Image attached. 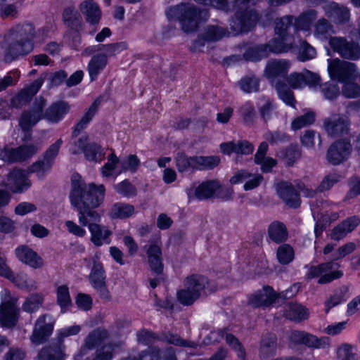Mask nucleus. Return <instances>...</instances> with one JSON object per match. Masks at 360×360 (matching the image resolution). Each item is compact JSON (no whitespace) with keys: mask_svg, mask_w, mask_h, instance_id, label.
Returning <instances> with one entry per match:
<instances>
[{"mask_svg":"<svg viewBox=\"0 0 360 360\" xmlns=\"http://www.w3.org/2000/svg\"><path fill=\"white\" fill-rule=\"evenodd\" d=\"M8 44L5 51L4 58L6 61H12L19 56H25L30 53L34 49V44L24 42L20 39H13Z\"/></svg>","mask_w":360,"mask_h":360,"instance_id":"nucleus-20","label":"nucleus"},{"mask_svg":"<svg viewBox=\"0 0 360 360\" xmlns=\"http://www.w3.org/2000/svg\"><path fill=\"white\" fill-rule=\"evenodd\" d=\"M195 170H211L220 163V158L216 155L195 156Z\"/></svg>","mask_w":360,"mask_h":360,"instance_id":"nucleus-45","label":"nucleus"},{"mask_svg":"<svg viewBox=\"0 0 360 360\" xmlns=\"http://www.w3.org/2000/svg\"><path fill=\"white\" fill-rule=\"evenodd\" d=\"M328 70L332 79L344 83L354 79L357 76L356 64L338 58L328 60Z\"/></svg>","mask_w":360,"mask_h":360,"instance_id":"nucleus-6","label":"nucleus"},{"mask_svg":"<svg viewBox=\"0 0 360 360\" xmlns=\"http://www.w3.org/2000/svg\"><path fill=\"white\" fill-rule=\"evenodd\" d=\"M333 266L334 264L329 262L321 264L318 266H307L308 270L306 274V278L309 280L321 276L318 283L319 284H326L342 277L343 275L342 271H332Z\"/></svg>","mask_w":360,"mask_h":360,"instance_id":"nucleus-10","label":"nucleus"},{"mask_svg":"<svg viewBox=\"0 0 360 360\" xmlns=\"http://www.w3.org/2000/svg\"><path fill=\"white\" fill-rule=\"evenodd\" d=\"M105 278L102 263L97 259H94L93 266L89 276L90 283L101 299L109 300L110 295L106 285Z\"/></svg>","mask_w":360,"mask_h":360,"instance_id":"nucleus-11","label":"nucleus"},{"mask_svg":"<svg viewBox=\"0 0 360 360\" xmlns=\"http://www.w3.org/2000/svg\"><path fill=\"white\" fill-rule=\"evenodd\" d=\"M208 284V280L206 277L193 274L187 276L184 281V286L193 292L201 295L202 292L205 290Z\"/></svg>","mask_w":360,"mask_h":360,"instance_id":"nucleus-34","label":"nucleus"},{"mask_svg":"<svg viewBox=\"0 0 360 360\" xmlns=\"http://www.w3.org/2000/svg\"><path fill=\"white\" fill-rule=\"evenodd\" d=\"M176 166L179 172L195 170V156L188 157L183 152H179L175 157Z\"/></svg>","mask_w":360,"mask_h":360,"instance_id":"nucleus-47","label":"nucleus"},{"mask_svg":"<svg viewBox=\"0 0 360 360\" xmlns=\"http://www.w3.org/2000/svg\"><path fill=\"white\" fill-rule=\"evenodd\" d=\"M43 300L41 294H32L25 301L22 309L27 312H34L42 305Z\"/></svg>","mask_w":360,"mask_h":360,"instance_id":"nucleus-54","label":"nucleus"},{"mask_svg":"<svg viewBox=\"0 0 360 360\" xmlns=\"http://www.w3.org/2000/svg\"><path fill=\"white\" fill-rule=\"evenodd\" d=\"M39 150L40 146L39 143L25 144L16 148L15 155L17 162H22L31 158L37 154Z\"/></svg>","mask_w":360,"mask_h":360,"instance_id":"nucleus-44","label":"nucleus"},{"mask_svg":"<svg viewBox=\"0 0 360 360\" xmlns=\"http://www.w3.org/2000/svg\"><path fill=\"white\" fill-rule=\"evenodd\" d=\"M52 165L49 161L44 160L37 161L33 163L29 168V171L32 173H36L39 178H42L46 172L49 170Z\"/></svg>","mask_w":360,"mask_h":360,"instance_id":"nucleus-61","label":"nucleus"},{"mask_svg":"<svg viewBox=\"0 0 360 360\" xmlns=\"http://www.w3.org/2000/svg\"><path fill=\"white\" fill-rule=\"evenodd\" d=\"M325 11L326 15L334 22L338 23L345 22L349 18V10L347 8L340 6L335 3H331L326 5Z\"/></svg>","mask_w":360,"mask_h":360,"instance_id":"nucleus-31","label":"nucleus"},{"mask_svg":"<svg viewBox=\"0 0 360 360\" xmlns=\"http://www.w3.org/2000/svg\"><path fill=\"white\" fill-rule=\"evenodd\" d=\"M289 340L295 345H304L314 349H325L330 345L327 337L318 338L305 331L293 330L289 335Z\"/></svg>","mask_w":360,"mask_h":360,"instance_id":"nucleus-12","label":"nucleus"},{"mask_svg":"<svg viewBox=\"0 0 360 360\" xmlns=\"http://www.w3.org/2000/svg\"><path fill=\"white\" fill-rule=\"evenodd\" d=\"M63 19L65 24L70 28L78 32L82 27V18L78 11L73 7L64 9Z\"/></svg>","mask_w":360,"mask_h":360,"instance_id":"nucleus-38","label":"nucleus"},{"mask_svg":"<svg viewBox=\"0 0 360 360\" xmlns=\"http://www.w3.org/2000/svg\"><path fill=\"white\" fill-rule=\"evenodd\" d=\"M115 189L124 197L134 196L136 193L135 187L128 180H124L115 185Z\"/></svg>","mask_w":360,"mask_h":360,"instance_id":"nucleus-63","label":"nucleus"},{"mask_svg":"<svg viewBox=\"0 0 360 360\" xmlns=\"http://www.w3.org/2000/svg\"><path fill=\"white\" fill-rule=\"evenodd\" d=\"M100 104L101 101L99 99H96L92 103L84 116L75 126V130L72 132L73 136H77L79 132L86 127L87 124L90 122L98 111Z\"/></svg>","mask_w":360,"mask_h":360,"instance_id":"nucleus-37","label":"nucleus"},{"mask_svg":"<svg viewBox=\"0 0 360 360\" xmlns=\"http://www.w3.org/2000/svg\"><path fill=\"white\" fill-rule=\"evenodd\" d=\"M15 255L22 263L33 269L41 268L44 265L42 258L30 247L22 245L15 249Z\"/></svg>","mask_w":360,"mask_h":360,"instance_id":"nucleus-21","label":"nucleus"},{"mask_svg":"<svg viewBox=\"0 0 360 360\" xmlns=\"http://www.w3.org/2000/svg\"><path fill=\"white\" fill-rule=\"evenodd\" d=\"M267 46L264 44L248 49L245 53L247 60L257 61L268 56Z\"/></svg>","mask_w":360,"mask_h":360,"instance_id":"nucleus-53","label":"nucleus"},{"mask_svg":"<svg viewBox=\"0 0 360 360\" xmlns=\"http://www.w3.org/2000/svg\"><path fill=\"white\" fill-rule=\"evenodd\" d=\"M317 18L315 10H308L302 13L295 22V30L309 32L312 22Z\"/></svg>","mask_w":360,"mask_h":360,"instance_id":"nucleus-41","label":"nucleus"},{"mask_svg":"<svg viewBox=\"0 0 360 360\" xmlns=\"http://www.w3.org/2000/svg\"><path fill=\"white\" fill-rule=\"evenodd\" d=\"M302 152L297 145H290L285 152L283 159L288 166H292L300 158Z\"/></svg>","mask_w":360,"mask_h":360,"instance_id":"nucleus-58","label":"nucleus"},{"mask_svg":"<svg viewBox=\"0 0 360 360\" xmlns=\"http://www.w3.org/2000/svg\"><path fill=\"white\" fill-rule=\"evenodd\" d=\"M268 235L270 239L276 243L285 242L288 238L285 225L279 221H274L270 224L268 228Z\"/></svg>","mask_w":360,"mask_h":360,"instance_id":"nucleus-30","label":"nucleus"},{"mask_svg":"<svg viewBox=\"0 0 360 360\" xmlns=\"http://www.w3.org/2000/svg\"><path fill=\"white\" fill-rule=\"evenodd\" d=\"M278 298V295L274 289L267 285L252 294L248 299V304L252 307H269Z\"/></svg>","mask_w":360,"mask_h":360,"instance_id":"nucleus-18","label":"nucleus"},{"mask_svg":"<svg viewBox=\"0 0 360 360\" xmlns=\"http://www.w3.org/2000/svg\"><path fill=\"white\" fill-rule=\"evenodd\" d=\"M277 191L279 196L288 206L295 208L300 206L301 202L300 195L291 183L281 182L278 184Z\"/></svg>","mask_w":360,"mask_h":360,"instance_id":"nucleus-24","label":"nucleus"},{"mask_svg":"<svg viewBox=\"0 0 360 360\" xmlns=\"http://www.w3.org/2000/svg\"><path fill=\"white\" fill-rule=\"evenodd\" d=\"M221 184L217 180H208L199 184L194 190V197L200 200L212 198L219 190Z\"/></svg>","mask_w":360,"mask_h":360,"instance_id":"nucleus-27","label":"nucleus"},{"mask_svg":"<svg viewBox=\"0 0 360 360\" xmlns=\"http://www.w3.org/2000/svg\"><path fill=\"white\" fill-rule=\"evenodd\" d=\"M148 264L151 270L160 274L163 270L162 250L160 246L155 243L150 244L146 250Z\"/></svg>","mask_w":360,"mask_h":360,"instance_id":"nucleus-28","label":"nucleus"},{"mask_svg":"<svg viewBox=\"0 0 360 360\" xmlns=\"http://www.w3.org/2000/svg\"><path fill=\"white\" fill-rule=\"evenodd\" d=\"M206 13L200 11L190 4H181L170 7L166 11L167 18L170 20L180 21L184 32H190L197 30L198 24L202 19V15Z\"/></svg>","mask_w":360,"mask_h":360,"instance_id":"nucleus-2","label":"nucleus"},{"mask_svg":"<svg viewBox=\"0 0 360 360\" xmlns=\"http://www.w3.org/2000/svg\"><path fill=\"white\" fill-rule=\"evenodd\" d=\"M267 46L268 52L280 53L287 52L292 47V39H285L281 36L276 35V37L271 39L268 44H264Z\"/></svg>","mask_w":360,"mask_h":360,"instance_id":"nucleus-40","label":"nucleus"},{"mask_svg":"<svg viewBox=\"0 0 360 360\" xmlns=\"http://www.w3.org/2000/svg\"><path fill=\"white\" fill-rule=\"evenodd\" d=\"M276 257L281 264H288L294 259L295 252L290 245L283 244L278 248Z\"/></svg>","mask_w":360,"mask_h":360,"instance_id":"nucleus-49","label":"nucleus"},{"mask_svg":"<svg viewBox=\"0 0 360 360\" xmlns=\"http://www.w3.org/2000/svg\"><path fill=\"white\" fill-rule=\"evenodd\" d=\"M114 347L112 345H105L96 349L92 360H111L113 356Z\"/></svg>","mask_w":360,"mask_h":360,"instance_id":"nucleus-64","label":"nucleus"},{"mask_svg":"<svg viewBox=\"0 0 360 360\" xmlns=\"http://www.w3.org/2000/svg\"><path fill=\"white\" fill-rule=\"evenodd\" d=\"M290 63L285 59H273L267 62L264 76L274 83L276 79L281 77H285L290 69Z\"/></svg>","mask_w":360,"mask_h":360,"instance_id":"nucleus-16","label":"nucleus"},{"mask_svg":"<svg viewBox=\"0 0 360 360\" xmlns=\"http://www.w3.org/2000/svg\"><path fill=\"white\" fill-rule=\"evenodd\" d=\"M284 314L290 320L300 321L308 318L309 312L300 304L289 303L285 307Z\"/></svg>","mask_w":360,"mask_h":360,"instance_id":"nucleus-39","label":"nucleus"},{"mask_svg":"<svg viewBox=\"0 0 360 360\" xmlns=\"http://www.w3.org/2000/svg\"><path fill=\"white\" fill-rule=\"evenodd\" d=\"M64 350L65 346L61 343L45 347L39 354V360H64Z\"/></svg>","mask_w":360,"mask_h":360,"instance_id":"nucleus-32","label":"nucleus"},{"mask_svg":"<svg viewBox=\"0 0 360 360\" xmlns=\"http://www.w3.org/2000/svg\"><path fill=\"white\" fill-rule=\"evenodd\" d=\"M277 348L276 335L274 333H266L262 337L260 341L259 347V358L266 359L276 356Z\"/></svg>","mask_w":360,"mask_h":360,"instance_id":"nucleus-25","label":"nucleus"},{"mask_svg":"<svg viewBox=\"0 0 360 360\" xmlns=\"http://www.w3.org/2000/svg\"><path fill=\"white\" fill-rule=\"evenodd\" d=\"M17 300L12 297L9 292L5 291L0 305V326L13 328L18 321L19 309L16 306Z\"/></svg>","mask_w":360,"mask_h":360,"instance_id":"nucleus-5","label":"nucleus"},{"mask_svg":"<svg viewBox=\"0 0 360 360\" xmlns=\"http://www.w3.org/2000/svg\"><path fill=\"white\" fill-rule=\"evenodd\" d=\"M56 301L60 306L61 312L67 311L72 305L69 288L66 285H61L56 288Z\"/></svg>","mask_w":360,"mask_h":360,"instance_id":"nucleus-46","label":"nucleus"},{"mask_svg":"<svg viewBox=\"0 0 360 360\" xmlns=\"http://www.w3.org/2000/svg\"><path fill=\"white\" fill-rule=\"evenodd\" d=\"M44 79L41 77L35 79L31 84L21 89L10 103V108H20L31 101L42 86Z\"/></svg>","mask_w":360,"mask_h":360,"instance_id":"nucleus-15","label":"nucleus"},{"mask_svg":"<svg viewBox=\"0 0 360 360\" xmlns=\"http://www.w3.org/2000/svg\"><path fill=\"white\" fill-rule=\"evenodd\" d=\"M108 338V332L104 328H98L92 330L85 338L84 345L82 346L77 354L78 357H83L87 355L90 350L100 345Z\"/></svg>","mask_w":360,"mask_h":360,"instance_id":"nucleus-19","label":"nucleus"},{"mask_svg":"<svg viewBox=\"0 0 360 360\" xmlns=\"http://www.w3.org/2000/svg\"><path fill=\"white\" fill-rule=\"evenodd\" d=\"M48 34V30L45 27L36 30L31 22H23L17 25L11 30L10 36L13 39H20L24 42L34 44V39L44 40Z\"/></svg>","mask_w":360,"mask_h":360,"instance_id":"nucleus-8","label":"nucleus"},{"mask_svg":"<svg viewBox=\"0 0 360 360\" xmlns=\"http://www.w3.org/2000/svg\"><path fill=\"white\" fill-rule=\"evenodd\" d=\"M69 111V105L65 102L53 103L44 112V119L51 122H58Z\"/></svg>","mask_w":360,"mask_h":360,"instance_id":"nucleus-29","label":"nucleus"},{"mask_svg":"<svg viewBox=\"0 0 360 360\" xmlns=\"http://www.w3.org/2000/svg\"><path fill=\"white\" fill-rule=\"evenodd\" d=\"M108 59L104 54L94 56L90 60L87 70L91 81L95 80L99 73L105 68Z\"/></svg>","mask_w":360,"mask_h":360,"instance_id":"nucleus-35","label":"nucleus"},{"mask_svg":"<svg viewBox=\"0 0 360 360\" xmlns=\"http://www.w3.org/2000/svg\"><path fill=\"white\" fill-rule=\"evenodd\" d=\"M79 10L87 22L92 25L99 22L101 11L96 3L89 0L84 1L79 5Z\"/></svg>","mask_w":360,"mask_h":360,"instance_id":"nucleus-26","label":"nucleus"},{"mask_svg":"<svg viewBox=\"0 0 360 360\" xmlns=\"http://www.w3.org/2000/svg\"><path fill=\"white\" fill-rule=\"evenodd\" d=\"M238 84L240 89L246 93L255 92L259 89V79L255 76L244 77Z\"/></svg>","mask_w":360,"mask_h":360,"instance_id":"nucleus-57","label":"nucleus"},{"mask_svg":"<svg viewBox=\"0 0 360 360\" xmlns=\"http://www.w3.org/2000/svg\"><path fill=\"white\" fill-rule=\"evenodd\" d=\"M20 77V72L18 70L9 71L5 76H0V92L5 91L10 86L17 84Z\"/></svg>","mask_w":360,"mask_h":360,"instance_id":"nucleus-50","label":"nucleus"},{"mask_svg":"<svg viewBox=\"0 0 360 360\" xmlns=\"http://www.w3.org/2000/svg\"><path fill=\"white\" fill-rule=\"evenodd\" d=\"M165 339L168 343L179 347L196 348L198 345L197 342L184 339L176 334H166L165 335Z\"/></svg>","mask_w":360,"mask_h":360,"instance_id":"nucleus-55","label":"nucleus"},{"mask_svg":"<svg viewBox=\"0 0 360 360\" xmlns=\"http://www.w3.org/2000/svg\"><path fill=\"white\" fill-rule=\"evenodd\" d=\"M55 319L50 314L41 315L36 321L30 336L32 343L39 345L46 342L53 333Z\"/></svg>","mask_w":360,"mask_h":360,"instance_id":"nucleus-7","label":"nucleus"},{"mask_svg":"<svg viewBox=\"0 0 360 360\" xmlns=\"http://www.w3.org/2000/svg\"><path fill=\"white\" fill-rule=\"evenodd\" d=\"M4 185L11 191L19 193L27 189L30 186V182L23 170L15 168L7 175Z\"/></svg>","mask_w":360,"mask_h":360,"instance_id":"nucleus-17","label":"nucleus"},{"mask_svg":"<svg viewBox=\"0 0 360 360\" xmlns=\"http://www.w3.org/2000/svg\"><path fill=\"white\" fill-rule=\"evenodd\" d=\"M84 153L89 161L98 162L103 157L101 147L94 143H89L84 148Z\"/></svg>","mask_w":360,"mask_h":360,"instance_id":"nucleus-59","label":"nucleus"},{"mask_svg":"<svg viewBox=\"0 0 360 360\" xmlns=\"http://www.w3.org/2000/svg\"><path fill=\"white\" fill-rule=\"evenodd\" d=\"M359 224L360 218L358 216L348 217L331 230L330 237L332 240L338 241L354 230Z\"/></svg>","mask_w":360,"mask_h":360,"instance_id":"nucleus-22","label":"nucleus"},{"mask_svg":"<svg viewBox=\"0 0 360 360\" xmlns=\"http://www.w3.org/2000/svg\"><path fill=\"white\" fill-rule=\"evenodd\" d=\"M260 18L259 13L255 8H248L238 11L231 24L236 32H248L253 29Z\"/></svg>","mask_w":360,"mask_h":360,"instance_id":"nucleus-9","label":"nucleus"},{"mask_svg":"<svg viewBox=\"0 0 360 360\" xmlns=\"http://www.w3.org/2000/svg\"><path fill=\"white\" fill-rule=\"evenodd\" d=\"M333 32V26L325 18L319 19L315 25L314 35L319 39H326Z\"/></svg>","mask_w":360,"mask_h":360,"instance_id":"nucleus-52","label":"nucleus"},{"mask_svg":"<svg viewBox=\"0 0 360 360\" xmlns=\"http://www.w3.org/2000/svg\"><path fill=\"white\" fill-rule=\"evenodd\" d=\"M46 105V101L39 96L37 98L32 105V109L24 112L20 119L19 125L25 132L24 140H30V130L40 120L44 119V108Z\"/></svg>","mask_w":360,"mask_h":360,"instance_id":"nucleus-3","label":"nucleus"},{"mask_svg":"<svg viewBox=\"0 0 360 360\" xmlns=\"http://www.w3.org/2000/svg\"><path fill=\"white\" fill-rule=\"evenodd\" d=\"M200 297V295L190 291L185 287L177 292V298L184 305H191Z\"/></svg>","mask_w":360,"mask_h":360,"instance_id":"nucleus-60","label":"nucleus"},{"mask_svg":"<svg viewBox=\"0 0 360 360\" xmlns=\"http://www.w3.org/2000/svg\"><path fill=\"white\" fill-rule=\"evenodd\" d=\"M278 97L287 105L295 107L296 101L293 92L284 83L276 82L275 84Z\"/></svg>","mask_w":360,"mask_h":360,"instance_id":"nucleus-48","label":"nucleus"},{"mask_svg":"<svg viewBox=\"0 0 360 360\" xmlns=\"http://www.w3.org/2000/svg\"><path fill=\"white\" fill-rule=\"evenodd\" d=\"M331 49L340 57L348 60L360 59V45L358 42L343 37H332L329 39Z\"/></svg>","mask_w":360,"mask_h":360,"instance_id":"nucleus-4","label":"nucleus"},{"mask_svg":"<svg viewBox=\"0 0 360 360\" xmlns=\"http://www.w3.org/2000/svg\"><path fill=\"white\" fill-rule=\"evenodd\" d=\"M120 162L119 158L115 153H111L108 156V162L101 167V174L105 177H117L122 172V168L117 170Z\"/></svg>","mask_w":360,"mask_h":360,"instance_id":"nucleus-43","label":"nucleus"},{"mask_svg":"<svg viewBox=\"0 0 360 360\" xmlns=\"http://www.w3.org/2000/svg\"><path fill=\"white\" fill-rule=\"evenodd\" d=\"M352 152L350 142L338 140L330 145L326 153L327 160L333 165H338L346 161Z\"/></svg>","mask_w":360,"mask_h":360,"instance_id":"nucleus-14","label":"nucleus"},{"mask_svg":"<svg viewBox=\"0 0 360 360\" xmlns=\"http://www.w3.org/2000/svg\"><path fill=\"white\" fill-rule=\"evenodd\" d=\"M293 26V18L292 16H285L276 21L275 32L278 36H281L283 39H292L290 30Z\"/></svg>","mask_w":360,"mask_h":360,"instance_id":"nucleus-42","label":"nucleus"},{"mask_svg":"<svg viewBox=\"0 0 360 360\" xmlns=\"http://www.w3.org/2000/svg\"><path fill=\"white\" fill-rule=\"evenodd\" d=\"M134 212V207L132 205L116 202L112 205L108 215L111 219H126L132 216Z\"/></svg>","mask_w":360,"mask_h":360,"instance_id":"nucleus-36","label":"nucleus"},{"mask_svg":"<svg viewBox=\"0 0 360 360\" xmlns=\"http://www.w3.org/2000/svg\"><path fill=\"white\" fill-rule=\"evenodd\" d=\"M359 224L360 218L358 216L348 217L331 230L330 237L332 240L338 241L354 230Z\"/></svg>","mask_w":360,"mask_h":360,"instance_id":"nucleus-23","label":"nucleus"},{"mask_svg":"<svg viewBox=\"0 0 360 360\" xmlns=\"http://www.w3.org/2000/svg\"><path fill=\"white\" fill-rule=\"evenodd\" d=\"M140 160L136 155H129L125 160L121 162L122 172L130 171L136 172L140 165Z\"/></svg>","mask_w":360,"mask_h":360,"instance_id":"nucleus-62","label":"nucleus"},{"mask_svg":"<svg viewBox=\"0 0 360 360\" xmlns=\"http://www.w3.org/2000/svg\"><path fill=\"white\" fill-rule=\"evenodd\" d=\"M349 119L340 114H333L323 120V127L329 136L337 137L347 133Z\"/></svg>","mask_w":360,"mask_h":360,"instance_id":"nucleus-13","label":"nucleus"},{"mask_svg":"<svg viewBox=\"0 0 360 360\" xmlns=\"http://www.w3.org/2000/svg\"><path fill=\"white\" fill-rule=\"evenodd\" d=\"M228 32L218 25H210L203 34V38L206 41H217L225 37Z\"/></svg>","mask_w":360,"mask_h":360,"instance_id":"nucleus-51","label":"nucleus"},{"mask_svg":"<svg viewBox=\"0 0 360 360\" xmlns=\"http://www.w3.org/2000/svg\"><path fill=\"white\" fill-rule=\"evenodd\" d=\"M8 271L10 274L8 276H4L11 281L18 288L26 290L37 289V284L36 281L32 278L28 277L25 274L21 273L15 276L9 268Z\"/></svg>","mask_w":360,"mask_h":360,"instance_id":"nucleus-33","label":"nucleus"},{"mask_svg":"<svg viewBox=\"0 0 360 360\" xmlns=\"http://www.w3.org/2000/svg\"><path fill=\"white\" fill-rule=\"evenodd\" d=\"M315 121V114L309 112L297 117L292 122V129L293 130H299L303 127L312 124Z\"/></svg>","mask_w":360,"mask_h":360,"instance_id":"nucleus-56","label":"nucleus"},{"mask_svg":"<svg viewBox=\"0 0 360 360\" xmlns=\"http://www.w3.org/2000/svg\"><path fill=\"white\" fill-rule=\"evenodd\" d=\"M105 189L103 184H86L78 174L72 177L71 204L78 212V220L82 226H88L91 243L100 247L110 244L111 231L107 226L98 224L101 216L94 209L103 201Z\"/></svg>","mask_w":360,"mask_h":360,"instance_id":"nucleus-1","label":"nucleus"}]
</instances>
